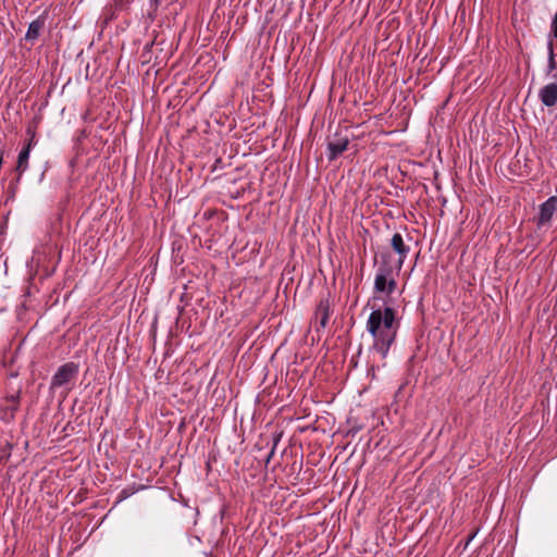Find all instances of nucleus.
<instances>
[{"mask_svg": "<svg viewBox=\"0 0 557 557\" xmlns=\"http://www.w3.org/2000/svg\"><path fill=\"white\" fill-rule=\"evenodd\" d=\"M78 371V364L73 361L62 364L51 379L50 389L67 386L76 380Z\"/></svg>", "mask_w": 557, "mask_h": 557, "instance_id": "3", "label": "nucleus"}, {"mask_svg": "<svg viewBox=\"0 0 557 557\" xmlns=\"http://www.w3.org/2000/svg\"><path fill=\"white\" fill-rule=\"evenodd\" d=\"M30 153V145H25V147L20 151L16 163V171L22 174L27 170L28 159Z\"/></svg>", "mask_w": 557, "mask_h": 557, "instance_id": "11", "label": "nucleus"}, {"mask_svg": "<svg viewBox=\"0 0 557 557\" xmlns=\"http://www.w3.org/2000/svg\"><path fill=\"white\" fill-rule=\"evenodd\" d=\"M46 25V16L40 15L36 20H34L25 34V40L29 42H34L38 39L40 36L42 29Z\"/></svg>", "mask_w": 557, "mask_h": 557, "instance_id": "10", "label": "nucleus"}, {"mask_svg": "<svg viewBox=\"0 0 557 557\" xmlns=\"http://www.w3.org/2000/svg\"><path fill=\"white\" fill-rule=\"evenodd\" d=\"M278 440H280V436L275 437L274 445H273V447H272V449H271V451H270V454H269V456L267 458V462H269L270 459L272 458V456L274 455L275 446H276Z\"/></svg>", "mask_w": 557, "mask_h": 557, "instance_id": "15", "label": "nucleus"}, {"mask_svg": "<svg viewBox=\"0 0 557 557\" xmlns=\"http://www.w3.org/2000/svg\"><path fill=\"white\" fill-rule=\"evenodd\" d=\"M552 36L557 39V13L555 14L552 22Z\"/></svg>", "mask_w": 557, "mask_h": 557, "instance_id": "14", "label": "nucleus"}, {"mask_svg": "<svg viewBox=\"0 0 557 557\" xmlns=\"http://www.w3.org/2000/svg\"><path fill=\"white\" fill-rule=\"evenodd\" d=\"M331 315V305L329 298H322L315 309L314 320L319 322L320 327L324 329L327 325Z\"/></svg>", "mask_w": 557, "mask_h": 557, "instance_id": "9", "label": "nucleus"}, {"mask_svg": "<svg viewBox=\"0 0 557 557\" xmlns=\"http://www.w3.org/2000/svg\"><path fill=\"white\" fill-rule=\"evenodd\" d=\"M539 99L543 106L552 108L557 104V83H549L539 90Z\"/></svg>", "mask_w": 557, "mask_h": 557, "instance_id": "7", "label": "nucleus"}, {"mask_svg": "<svg viewBox=\"0 0 557 557\" xmlns=\"http://www.w3.org/2000/svg\"><path fill=\"white\" fill-rule=\"evenodd\" d=\"M348 145H349L348 137H346V136L341 137L336 134L335 138L330 140L327 144L329 160L330 161L335 160L338 156H341L344 151L347 150Z\"/></svg>", "mask_w": 557, "mask_h": 557, "instance_id": "8", "label": "nucleus"}, {"mask_svg": "<svg viewBox=\"0 0 557 557\" xmlns=\"http://www.w3.org/2000/svg\"><path fill=\"white\" fill-rule=\"evenodd\" d=\"M397 286L396 280L393 276V269L387 262L379 265L374 280V289L376 293H386L391 295Z\"/></svg>", "mask_w": 557, "mask_h": 557, "instance_id": "2", "label": "nucleus"}, {"mask_svg": "<svg viewBox=\"0 0 557 557\" xmlns=\"http://www.w3.org/2000/svg\"><path fill=\"white\" fill-rule=\"evenodd\" d=\"M557 212V197L552 196L540 206L539 215L535 218L539 230L550 226L552 219Z\"/></svg>", "mask_w": 557, "mask_h": 557, "instance_id": "4", "label": "nucleus"}, {"mask_svg": "<svg viewBox=\"0 0 557 557\" xmlns=\"http://www.w3.org/2000/svg\"><path fill=\"white\" fill-rule=\"evenodd\" d=\"M391 246L393 250L398 255L397 271H400L403 264L410 251V247L405 244L401 234L395 233L391 239Z\"/></svg>", "mask_w": 557, "mask_h": 557, "instance_id": "6", "label": "nucleus"}, {"mask_svg": "<svg viewBox=\"0 0 557 557\" xmlns=\"http://www.w3.org/2000/svg\"><path fill=\"white\" fill-rule=\"evenodd\" d=\"M27 135L29 136L28 143L26 145H30V148L36 145L35 140V131L30 127L27 128Z\"/></svg>", "mask_w": 557, "mask_h": 557, "instance_id": "13", "label": "nucleus"}, {"mask_svg": "<svg viewBox=\"0 0 557 557\" xmlns=\"http://www.w3.org/2000/svg\"><path fill=\"white\" fill-rule=\"evenodd\" d=\"M399 329L396 311L392 307L374 309L367 321V331L373 337V349L385 358Z\"/></svg>", "mask_w": 557, "mask_h": 557, "instance_id": "1", "label": "nucleus"}, {"mask_svg": "<svg viewBox=\"0 0 557 557\" xmlns=\"http://www.w3.org/2000/svg\"><path fill=\"white\" fill-rule=\"evenodd\" d=\"M547 50H548V61H547L546 73L548 76L552 75L553 77H556V74H553L556 70V61H555L554 46H553L552 41L548 42Z\"/></svg>", "mask_w": 557, "mask_h": 557, "instance_id": "12", "label": "nucleus"}, {"mask_svg": "<svg viewBox=\"0 0 557 557\" xmlns=\"http://www.w3.org/2000/svg\"><path fill=\"white\" fill-rule=\"evenodd\" d=\"M473 536H474V535L469 536L468 543H469L470 541H472Z\"/></svg>", "mask_w": 557, "mask_h": 557, "instance_id": "16", "label": "nucleus"}, {"mask_svg": "<svg viewBox=\"0 0 557 557\" xmlns=\"http://www.w3.org/2000/svg\"><path fill=\"white\" fill-rule=\"evenodd\" d=\"M20 391H17L0 401V419L2 421L10 422L14 419L20 407Z\"/></svg>", "mask_w": 557, "mask_h": 557, "instance_id": "5", "label": "nucleus"}]
</instances>
